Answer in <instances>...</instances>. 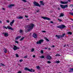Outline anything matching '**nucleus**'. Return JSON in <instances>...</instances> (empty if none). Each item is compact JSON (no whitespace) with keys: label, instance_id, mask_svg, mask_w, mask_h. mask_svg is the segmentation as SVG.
<instances>
[{"label":"nucleus","instance_id":"obj_1","mask_svg":"<svg viewBox=\"0 0 73 73\" xmlns=\"http://www.w3.org/2000/svg\"><path fill=\"white\" fill-rule=\"evenodd\" d=\"M34 26H35V25L33 24H31V25H28L27 26H26L25 27H26V28H30L28 30L25 29V32H29V31H31L33 29V27H34Z\"/></svg>","mask_w":73,"mask_h":73},{"label":"nucleus","instance_id":"obj_2","mask_svg":"<svg viewBox=\"0 0 73 73\" xmlns=\"http://www.w3.org/2000/svg\"><path fill=\"white\" fill-rule=\"evenodd\" d=\"M40 4H39V3H38L37 2H34L33 3V4L34 6H36V7H40L41 5H44V2L43 1H40Z\"/></svg>","mask_w":73,"mask_h":73},{"label":"nucleus","instance_id":"obj_3","mask_svg":"<svg viewBox=\"0 0 73 73\" xmlns=\"http://www.w3.org/2000/svg\"><path fill=\"white\" fill-rule=\"evenodd\" d=\"M58 28L59 29H65L66 28V26L64 25H59L56 27Z\"/></svg>","mask_w":73,"mask_h":73},{"label":"nucleus","instance_id":"obj_4","mask_svg":"<svg viewBox=\"0 0 73 73\" xmlns=\"http://www.w3.org/2000/svg\"><path fill=\"white\" fill-rule=\"evenodd\" d=\"M25 70H27L29 72H35V70H33L32 68H31V69H30L28 68H25Z\"/></svg>","mask_w":73,"mask_h":73},{"label":"nucleus","instance_id":"obj_5","mask_svg":"<svg viewBox=\"0 0 73 73\" xmlns=\"http://www.w3.org/2000/svg\"><path fill=\"white\" fill-rule=\"evenodd\" d=\"M44 40L41 39L38 41H37L36 43L37 44H41V43L43 42Z\"/></svg>","mask_w":73,"mask_h":73},{"label":"nucleus","instance_id":"obj_6","mask_svg":"<svg viewBox=\"0 0 73 73\" xmlns=\"http://www.w3.org/2000/svg\"><path fill=\"white\" fill-rule=\"evenodd\" d=\"M3 28H5V29H7V28H8V29H10L12 31H13V30H14V29H13L12 27H10L9 26H7V28L5 26H4Z\"/></svg>","mask_w":73,"mask_h":73},{"label":"nucleus","instance_id":"obj_7","mask_svg":"<svg viewBox=\"0 0 73 73\" xmlns=\"http://www.w3.org/2000/svg\"><path fill=\"white\" fill-rule=\"evenodd\" d=\"M42 18L44 19V20H50V19L47 17H42Z\"/></svg>","mask_w":73,"mask_h":73},{"label":"nucleus","instance_id":"obj_8","mask_svg":"<svg viewBox=\"0 0 73 73\" xmlns=\"http://www.w3.org/2000/svg\"><path fill=\"white\" fill-rule=\"evenodd\" d=\"M60 3L62 4H68V1H60Z\"/></svg>","mask_w":73,"mask_h":73},{"label":"nucleus","instance_id":"obj_9","mask_svg":"<svg viewBox=\"0 0 73 73\" xmlns=\"http://www.w3.org/2000/svg\"><path fill=\"white\" fill-rule=\"evenodd\" d=\"M33 37L35 38H36L37 37V35L36 33H34L33 35Z\"/></svg>","mask_w":73,"mask_h":73},{"label":"nucleus","instance_id":"obj_10","mask_svg":"<svg viewBox=\"0 0 73 73\" xmlns=\"http://www.w3.org/2000/svg\"><path fill=\"white\" fill-rule=\"evenodd\" d=\"M46 57L48 59V60H50V59L52 58V57H51V56H50V55H47L46 56Z\"/></svg>","mask_w":73,"mask_h":73},{"label":"nucleus","instance_id":"obj_11","mask_svg":"<svg viewBox=\"0 0 73 73\" xmlns=\"http://www.w3.org/2000/svg\"><path fill=\"white\" fill-rule=\"evenodd\" d=\"M14 47L13 48V49L14 50H17V46L15 45H13Z\"/></svg>","mask_w":73,"mask_h":73},{"label":"nucleus","instance_id":"obj_12","mask_svg":"<svg viewBox=\"0 0 73 73\" xmlns=\"http://www.w3.org/2000/svg\"><path fill=\"white\" fill-rule=\"evenodd\" d=\"M14 22H15V20H13L12 22H11L10 23V25H11V27H12V24L14 23Z\"/></svg>","mask_w":73,"mask_h":73},{"label":"nucleus","instance_id":"obj_13","mask_svg":"<svg viewBox=\"0 0 73 73\" xmlns=\"http://www.w3.org/2000/svg\"><path fill=\"white\" fill-rule=\"evenodd\" d=\"M13 6H15V5L13 4L9 5V6H8V8H11V7H13Z\"/></svg>","mask_w":73,"mask_h":73},{"label":"nucleus","instance_id":"obj_14","mask_svg":"<svg viewBox=\"0 0 73 73\" xmlns=\"http://www.w3.org/2000/svg\"><path fill=\"white\" fill-rule=\"evenodd\" d=\"M9 35L7 33H5L4 34V36L5 37H8Z\"/></svg>","mask_w":73,"mask_h":73},{"label":"nucleus","instance_id":"obj_15","mask_svg":"<svg viewBox=\"0 0 73 73\" xmlns=\"http://www.w3.org/2000/svg\"><path fill=\"white\" fill-rule=\"evenodd\" d=\"M64 16V13H62L60 14V15L59 16V17H63Z\"/></svg>","mask_w":73,"mask_h":73},{"label":"nucleus","instance_id":"obj_16","mask_svg":"<svg viewBox=\"0 0 73 73\" xmlns=\"http://www.w3.org/2000/svg\"><path fill=\"white\" fill-rule=\"evenodd\" d=\"M56 36L58 38V39H59L60 38H61V35H56Z\"/></svg>","mask_w":73,"mask_h":73},{"label":"nucleus","instance_id":"obj_17","mask_svg":"<svg viewBox=\"0 0 73 73\" xmlns=\"http://www.w3.org/2000/svg\"><path fill=\"white\" fill-rule=\"evenodd\" d=\"M60 7L62 8V9H64V5H60Z\"/></svg>","mask_w":73,"mask_h":73},{"label":"nucleus","instance_id":"obj_18","mask_svg":"<svg viewBox=\"0 0 73 73\" xmlns=\"http://www.w3.org/2000/svg\"><path fill=\"white\" fill-rule=\"evenodd\" d=\"M21 37V36H18L15 39L16 40H18V39L20 38Z\"/></svg>","mask_w":73,"mask_h":73},{"label":"nucleus","instance_id":"obj_19","mask_svg":"<svg viewBox=\"0 0 73 73\" xmlns=\"http://www.w3.org/2000/svg\"><path fill=\"white\" fill-rule=\"evenodd\" d=\"M64 36H65V34L64 33L62 35H60V38H62V37H64Z\"/></svg>","mask_w":73,"mask_h":73},{"label":"nucleus","instance_id":"obj_20","mask_svg":"<svg viewBox=\"0 0 73 73\" xmlns=\"http://www.w3.org/2000/svg\"><path fill=\"white\" fill-rule=\"evenodd\" d=\"M18 19H23V17H22V16L19 17H18Z\"/></svg>","mask_w":73,"mask_h":73},{"label":"nucleus","instance_id":"obj_21","mask_svg":"<svg viewBox=\"0 0 73 73\" xmlns=\"http://www.w3.org/2000/svg\"><path fill=\"white\" fill-rule=\"evenodd\" d=\"M40 58H45V56H40Z\"/></svg>","mask_w":73,"mask_h":73},{"label":"nucleus","instance_id":"obj_22","mask_svg":"<svg viewBox=\"0 0 73 73\" xmlns=\"http://www.w3.org/2000/svg\"><path fill=\"white\" fill-rule=\"evenodd\" d=\"M68 5H64V8H68Z\"/></svg>","mask_w":73,"mask_h":73},{"label":"nucleus","instance_id":"obj_23","mask_svg":"<svg viewBox=\"0 0 73 73\" xmlns=\"http://www.w3.org/2000/svg\"><path fill=\"white\" fill-rule=\"evenodd\" d=\"M68 34H69V35H72V32H68L67 33Z\"/></svg>","mask_w":73,"mask_h":73},{"label":"nucleus","instance_id":"obj_24","mask_svg":"<svg viewBox=\"0 0 73 73\" xmlns=\"http://www.w3.org/2000/svg\"><path fill=\"white\" fill-rule=\"evenodd\" d=\"M4 52L5 53H6L7 52V50L6 48L5 49V50H4Z\"/></svg>","mask_w":73,"mask_h":73},{"label":"nucleus","instance_id":"obj_25","mask_svg":"<svg viewBox=\"0 0 73 73\" xmlns=\"http://www.w3.org/2000/svg\"><path fill=\"white\" fill-rule=\"evenodd\" d=\"M60 61H56L55 62V63H56L57 64H58V63H60Z\"/></svg>","mask_w":73,"mask_h":73},{"label":"nucleus","instance_id":"obj_26","mask_svg":"<svg viewBox=\"0 0 73 73\" xmlns=\"http://www.w3.org/2000/svg\"><path fill=\"white\" fill-rule=\"evenodd\" d=\"M45 39L46 40V41H48V42H49V40L47 38H45Z\"/></svg>","mask_w":73,"mask_h":73},{"label":"nucleus","instance_id":"obj_27","mask_svg":"<svg viewBox=\"0 0 73 73\" xmlns=\"http://www.w3.org/2000/svg\"><path fill=\"white\" fill-rule=\"evenodd\" d=\"M1 65V66H5L4 64H3L2 63H1L0 64Z\"/></svg>","mask_w":73,"mask_h":73},{"label":"nucleus","instance_id":"obj_28","mask_svg":"<svg viewBox=\"0 0 73 73\" xmlns=\"http://www.w3.org/2000/svg\"><path fill=\"white\" fill-rule=\"evenodd\" d=\"M15 56H16L17 57H19V55H18V54H15Z\"/></svg>","mask_w":73,"mask_h":73},{"label":"nucleus","instance_id":"obj_29","mask_svg":"<svg viewBox=\"0 0 73 73\" xmlns=\"http://www.w3.org/2000/svg\"><path fill=\"white\" fill-rule=\"evenodd\" d=\"M24 38H25L24 37H22V38H21V39H20V41H22L23 40Z\"/></svg>","mask_w":73,"mask_h":73},{"label":"nucleus","instance_id":"obj_30","mask_svg":"<svg viewBox=\"0 0 73 73\" xmlns=\"http://www.w3.org/2000/svg\"><path fill=\"white\" fill-rule=\"evenodd\" d=\"M47 63H48V64H51V62L50 61H48L47 62Z\"/></svg>","mask_w":73,"mask_h":73},{"label":"nucleus","instance_id":"obj_31","mask_svg":"<svg viewBox=\"0 0 73 73\" xmlns=\"http://www.w3.org/2000/svg\"><path fill=\"white\" fill-rule=\"evenodd\" d=\"M55 56H60V55L58 54H57L55 55Z\"/></svg>","mask_w":73,"mask_h":73},{"label":"nucleus","instance_id":"obj_32","mask_svg":"<svg viewBox=\"0 0 73 73\" xmlns=\"http://www.w3.org/2000/svg\"><path fill=\"white\" fill-rule=\"evenodd\" d=\"M40 67L39 66H37V69L39 70V69H40Z\"/></svg>","mask_w":73,"mask_h":73},{"label":"nucleus","instance_id":"obj_33","mask_svg":"<svg viewBox=\"0 0 73 73\" xmlns=\"http://www.w3.org/2000/svg\"><path fill=\"white\" fill-rule=\"evenodd\" d=\"M19 32L20 33H22V32H23V31L22 30H20L19 31Z\"/></svg>","mask_w":73,"mask_h":73},{"label":"nucleus","instance_id":"obj_34","mask_svg":"<svg viewBox=\"0 0 73 73\" xmlns=\"http://www.w3.org/2000/svg\"><path fill=\"white\" fill-rule=\"evenodd\" d=\"M41 53L42 54H43V53H44V51H43L42 50H41Z\"/></svg>","mask_w":73,"mask_h":73},{"label":"nucleus","instance_id":"obj_35","mask_svg":"<svg viewBox=\"0 0 73 73\" xmlns=\"http://www.w3.org/2000/svg\"><path fill=\"white\" fill-rule=\"evenodd\" d=\"M15 43H17V44H19V42L18 41L16 40L15 41Z\"/></svg>","mask_w":73,"mask_h":73},{"label":"nucleus","instance_id":"obj_36","mask_svg":"<svg viewBox=\"0 0 73 73\" xmlns=\"http://www.w3.org/2000/svg\"><path fill=\"white\" fill-rule=\"evenodd\" d=\"M58 20L61 22V21H62V20L61 19H58Z\"/></svg>","mask_w":73,"mask_h":73},{"label":"nucleus","instance_id":"obj_37","mask_svg":"<svg viewBox=\"0 0 73 73\" xmlns=\"http://www.w3.org/2000/svg\"><path fill=\"white\" fill-rule=\"evenodd\" d=\"M70 7H73V4H70Z\"/></svg>","mask_w":73,"mask_h":73},{"label":"nucleus","instance_id":"obj_38","mask_svg":"<svg viewBox=\"0 0 73 73\" xmlns=\"http://www.w3.org/2000/svg\"><path fill=\"white\" fill-rule=\"evenodd\" d=\"M24 2H25L26 3V2H27V1H26V0H22Z\"/></svg>","mask_w":73,"mask_h":73},{"label":"nucleus","instance_id":"obj_39","mask_svg":"<svg viewBox=\"0 0 73 73\" xmlns=\"http://www.w3.org/2000/svg\"><path fill=\"white\" fill-rule=\"evenodd\" d=\"M20 62H22V61H23V59H21L19 60Z\"/></svg>","mask_w":73,"mask_h":73},{"label":"nucleus","instance_id":"obj_40","mask_svg":"<svg viewBox=\"0 0 73 73\" xmlns=\"http://www.w3.org/2000/svg\"><path fill=\"white\" fill-rule=\"evenodd\" d=\"M70 70H71V71H73V68H70Z\"/></svg>","mask_w":73,"mask_h":73},{"label":"nucleus","instance_id":"obj_41","mask_svg":"<svg viewBox=\"0 0 73 73\" xmlns=\"http://www.w3.org/2000/svg\"><path fill=\"white\" fill-rule=\"evenodd\" d=\"M31 51L32 52H34V48H33V49H32Z\"/></svg>","mask_w":73,"mask_h":73},{"label":"nucleus","instance_id":"obj_42","mask_svg":"<svg viewBox=\"0 0 73 73\" xmlns=\"http://www.w3.org/2000/svg\"><path fill=\"white\" fill-rule=\"evenodd\" d=\"M25 17H26V18H28V16L27 15H25Z\"/></svg>","mask_w":73,"mask_h":73},{"label":"nucleus","instance_id":"obj_43","mask_svg":"<svg viewBox=\"0 0 73 73\" xmlns=\"http://www.w3.org/2000/svg\"><path fill=\"white\" fill-rule=\"evenodd\" d=\"M6 21L8 23H9V20H7Z\"/></svg>","mask_w":73,"mask_h":73},{"label":"nucleus","instance_id":"obj_44","mask_svg":"<svg viewBox=\"0 0 73 73\" xmlns=\"http://www.w3.org/2000/svg\"><path fill=\"white\" fill-rule=\"evenodd\" d=\"M42 32H43V33H46V31H42Z\"/></svg>","mask_w":73,"mask_h":73},{"label":"nucleus","instance_id":"obj_45","mask_svg":"<svg viewBox=\"0 0 73 73\" xmlns=\"http://www.w3.org/2000/svg\"><path fill=\"white\" fill-rule=\"evenodd\" d=\"M20 49V47H17V49Z\"/></svg>","mask_w":73,"mask_h":73},{"label":"nucleus","instance_id":"obj_46","mask_svg":"<svg viewBox=\"0 0 73 73\" xmlns=\"http://www.w3.org/2000/svg\"><path fill=\"white\" fill-rule=\"evenodd\" d=\"M39 10L36 11V12H37V13H38V12H39Z\"/></svg>","mask_w":73,"mask_h":73},{"label":"nucleus","instance_id":"obj_47","mask_svg":"<svg viewBox=\"0 0 73 73\" xmlns=\"http://www.w3.org/2000/svg\"><path fill=\"white\" fill-rule=\"evenodd\" d=\"M50 23L52 24H53V22L52 21H50Z\"/></svg>","mask_w":73,"mask_h":73},{"label":"nucleus","instance_id":"obj_48","mask_svg":"<svg viewBox=\"0 0 73 73\" xmlns=\"http://www.w3.org/2000/svg\"><path fill=\"white\" fill-rule=\"evenodd\" d=\"M33 58H35L36 56H35V55H33Z\"/></svg>","mask_w":73,"mask_h":73},{"label":"nucleus","instance_id":"obj_49","mask_svg":"<svg viewBox=\"0 0 73 73\" xmlns=\"http://www.w3.org/2000/svg\"><path fill=\"white\" fill-rule=\"evenodd\" d=\"M68 1H68L69 2H70V1H71V0H68V1Z\"/></svg>","mask_w":73,"mask_h":73},{"label":"nucleus","instance_id":"obj_50","mask_svg":"<svg viewBox=\"0 0 73 73\" xmlns=\"http://www.w3.org/2000/svg\"><path fill=\"white\" fill-rule=\"evenodd\" d=\"M27 56H25L24 57V58H27Z\"/></svg>","mask_w":73,"mask_h":73},{"label":"nucleus","instance_id":"obj_51","mask_svg":"<svg viewBox=\"0 0 73 73\" xmlns=\"http://www.w3.org/2000/svg\"><path fill=\"white\" fill-rule=\"evenodd\" d=\"M58 10H60V8L59 7H58Z\"/></svg>","mask_w":73,"mask_h":73},{"label":"nucleus","instance_id":"obj_52","mask_svg":"<svg viewBox=\"0 0 73 73\" xmlns=\"http://www.w3.org/2000/svg\"><path fill=\"white\" fill-rule=\"evenodd\" d=\"M18 73H21V71H19L18 72Z\"/></svg>","mask_w":73,"mask_h":73},{"label":"nucleus","instance_id":"obj_53","mask_svg":"<svg viewBox=\"0 0 73 73\" xmlns=\"http://www.w3.org/2000/svg\"><path fill=\"white\" fill-rule=\"evenodd\" d=\"M48 47H47V48L45 47V48H44V49H48Z\"/></svg>","mask_w":73,"mask_h":73},{"label":"nucleus","instance_id":"obj_54","mask_svg":"<svg viewBox=\"0 0 73 73\" xmlns=\"http://www.w3.org/2000/svg\"><path fill=\"white\" fill-rule=\"evenodd\" d=\"M52 46L53 48H54V47H55V46H54V45H53Z\"/></svg>","mask_w":73,"mask_h":73},{"label":"nucleus","instance_id":"obj_55","mask_svg":"<svg viewBox=\"0 0 73 73\" xmlns=\"http://www.w3.org/2000/svg\"><path fill=\"white\" fill-rule=\"evenodd\" d=\"M70 20H71L72 21H73V19H72V18H70Z\"/></svg>","mask_w":73,"mask_h":73},{"label":"nucleus","instance_id":"obj_56","mask_svg":"<svg viewBox=\"0 0 73 73\" xmlns=\"http://www.w3.org/2000/svg\"><path fill=\"white\" fill-rule=\"evenodd\" d=\"M66 44H64V47H66Z\"/></svg>","mask_w":73,"mask_h":73},{"label":"nucleus","instance_id":"obj_57","mask_svg":"<svg viewBox=\"0 0 73 73\" xmlns=\"http://www.w3.org/2000/svg\"><path fill=\"white\" fill-rule=\"evenodd\" d=\"M48 50H50V48H48Z\"/></svg>","mask_w":73,"mask_h":73},{"label":"nucleus","instance_id":"obj_58","mask_svg":"<svg viewBox=\"0 0 73 73\" xmlns=\"http://www.w3.org/2000/svg\"><path fill=\"white\" fill-rule=\"evenodd\" d=\"M2 9H3V10H4V11L5 10V9L4 8H2Z\"/></svg>","mask_w":73,"mask_h":73},{"label":"nucleus","instance_id":"obj_59","mask_svg":"<svg viewBox=\"0 0 73 73\" xmlns=\"http://www.w3.org/2000/svg\"><path fill=\"white\" fill-rule=\"evenodd\" d=\"M2 35H4V34H5L4 33H2Z\"/></svg>","mask_w":73,"mask_h":73},{"label":"nucleus","instance_id":"obj_60","mask_svg":"<svg viewBox=\"0 0 73 73\" xmlns=\"http://www.w3.org/2000/svg\"><path fill=\"white\" fill-rule=\"evenodd\" d=\"M26 20H29V19H27Z\"/></svg>","mask_w":73,"mask_h":73},{"label":"nucleus","instance_id":"obj_61","mask_svg":"<svg viewBox=\"0 0 73 73\" xmlns=\"http://www.w3.org/2000/svg\"><path fill=\"white\" fill-rule=\"evenodd\" d=\"M2 22L1 21H0V23H1Z\"/></svg>","mask_w":73,"mask_h":73},{"label":"nucleus","instance_id":"obj_62","mask_svg":"<svg viewBox=\"0 0 73 73\" xmlns=\"http://www.w3.org/2000/svg\"><path fill=\"white\" fill-rule=\"evenodd\" d=\"M25 46H23V47H24V48H25Z\"/></svg>","mask_w":73,"mask_h":73},{"label":"nucleus","instance_id":"obj_63","mask_svg":"<svg viewBox=\"0 0 73 73\" xmlns=\"http://www.w3.org/2000/svg\"><path fill=\"white\" fill-rule=\"evenodd\" d=\"M69 72H71V70H70V71H69Z\"/></svg>","mask_w":73,"mask_h":73},{"label":"nucleus","instance_id":"obj_64","mask_svg":"<svg viewBox=\"0 0 73 73\" xmlns=\"http://www.w3.org/2000/svg\"><path fill=\"white\" fill-rule=\"evenodd\" d=\"M72 27H73V26H72Z\"/></svg>","mask_w":73,"mask_h":73}]
</instances>
